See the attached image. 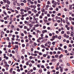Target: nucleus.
<instances>
[{
    "mask_svg": "<svg viewBox=\"0 0 74 74\" xmlns=\"http://www.w3.org/2000/svg\"><path fill=\"white\" fill-rule=\"evenodd\" d=\"M37 7H40V4H38L37 5Z\"/></svg>",
    "mask_w": 74,
    "mask_h": 74,
    "instance_id": "61",
    "label": "nucleus"
},
{
    "mask_svg": "<svg viewBox=\"0 0 74 74\" xmlns=\"http://www.w3.org/2000/svg\"><path fill=\"white\" fill-rule=\"evenodd\" d=\"M38 3H41V1L40 0H38Z\"/></svg>",
    "mask_w": 74,
    "mask_h": 74,
    "instance_id": "49",
    "label": "nucleus"
},
{
    "mask_svg": "<svg viewBox=\"0 0 74 74\" xmlns=\"http://www.w3.org/2000/svg\"><path fill=\"white\" fill-rule=\"evenodd\" d=\"M30 3L31 4H34V3H33V2L31 1Z\"/></svg>",
    "mask_w": 74,
    "mask_h": 74,
    "instance_id": "44",
    "label": "nucleus"
},
{
    "mask_svg": "<svg viewBox=\"0 0 74 74\" xmlns=\"http://www.w3.org/2000/svg\"><path fill=\"white\" fill-rule=\"evenodd\" d=\"M4 19L5 20H7V17H4Z\"/></svg>",
    "mask_w": 74,
    "mask_h": 74,
    "instance_id": "38",
    "label": "nucleus"
},
{
    "mask_svg": "<svg viewBox=\"0 0 74 74\" xmlns=\"http://www.w3.org/2000/svg\"><path fill=\"white\" fill-rule=\"evenodd\" d=\"M72 6H73V5H69V9L70 10H72L73 9V8H72Z\"/></svg>",
    "mask_w": 74,
    "mask_h": 74,
    "instance_id": "1",
    "label": "nucleus"
},
{
    "mask_svg": "<svg viewBox=\"0 0 74 74\" xmlns=\"http://www.w3.org/2000/svg\"><path fill=\"white\" fill-rule=\"evenodd\" d=\"M25 10H28V9H29V8H28V7H26L25 8Z\"/></svg>",
    "mask_w": 74,
    "mask_h": 74,
    "instance_id": "20",
    "label": "nucleus"
},
{
    "mask_svg": "<svg viewBox=\"0 0 74 74\" xmlns=\"http://www.w3.org/2000/svg\"><path fill=\"white\" fill-rule=\"evenodd\" d=\"M55 36H53L52 37V38L53 39V40H55Z\"/></svg>",
    "mask_w": 74,
    "mask_h": 74,
    "instance_id": "36",
    "label": "nucleus"
},
{
    "mask_svg": "<svg viewBox=\"0 0 74 74\" xmlns=\"http://www.w3.org/2000/svg\"><path fill=\"white\" fill-rule=\"evenodd\" d=\"M4 3H6L7 2V0H3Z\"/></svg>",
    "mask_w": 74,
    "mask_h": 74,
    "instance_id": "9",
    "label": "nucleus"
},
{
    "mask_svg": "<svg viewBox=\"0 0 74 74\" xmlns=\"http://www.w3.org/2000/svg\"><path fill=\"white\" fill-rule=\"evenodd\" d=\"M27 2L28 3H30V2H31V0H27Z\"/></svg>",
    "mask_w": 74,
    "mask_h": 74,
    "instance_id": "51",
    "label": "nucleus"
},
{
    "mask_svg": "<svg viewBox=\"0 0 74 74\" xmlns=\"http://www.w3.org/2000/svg\"><path fill=\"white\" fill-rule=\"evenodd\" d=\"M45 46L46 47H48V43H46V44H45Z\"/></svg>",
    "mask_w": 74,
    "mask_h": 74,
    "instance_id": "23",
    "label": "nucleus"
},
{
    "mask_svg": "<svg viewBox=\"0 0 74 74\" xmlns=\"http://www.w3.org/2000/svg\"><path fill=\"white\" fill-rule=\"evenodd\" d=\"M3 13L5 15H7V13L5 11H3Z\"/></svg>",
    "mask_w": 74,
    "mask_h": 74,
    "instance_id": "12",
    "label": "nucleus"
},
{
    "mask_svg": "<svg viewBox=\"0 0 74 74\" xmlns=\"http://www.w3.org/2000/svg\"><path fill=\"white\" fill-rule=\"evenodd\" d=\"M64 33V31H62L61 32V34H63Z\"/></svg>",
    "mask_w": 74,
    "mask_h": 74,
    "instance_id": "54",
    "label": "nucleus"
},
{
    "mask_svg": "<svg viewBox=\"0 0 74 74\" xmlns=\"http://www.w3.org/2000/svg\"><path fill=\"white\" fill-rule=\"evenodd\" d=\"M28 37H29V38L32 37V35H29L28 36Z\"/></svg>",
    "mask_w": 74,
    "mask_h": 74,
    "instance_id": "56",
    "label": "nucleus"
},
{
    "mask_svg": "<svg viewBox=\"0 0 74 74\" xmlns=\"http://www.w3.org/2000/svg\"><path fill=\"white\" fill-rule=\"evenodd\" d=\"M22 47H25V44H23L22 45Z\"/></svg>",
    "mask_w": 74,
    "mask_h": 74,
    "instance_id": "26",
    "label": "nucleus"
},
{
    "mask_svg": "<svg viewBox=\"0 0 74 74\" xmlns=\"http://www.w3.org/2000/svg\"><path fill=\"white\" fill-rule=\"evenodd\" d=\"M71 42L72 44H73V43L74 42V41H73V40H71Z\"/></svg>",
    "mask_w": 74,
    "mask_h": 74,
    "instance_id": "33",
    "label": "nucleus"
},
{
    "mask_svg": "<svg viewBox=\"0 0 74 74\" xmlns=\"http://www.w3.org/2000/svg\"><path fill=\"white\" fill-rule=\"evenodd\" d=\"M56 10L58 11L59 10V9L58 8H56Z\"/></svg>",
    "mask_w": 74,
    "mask_h": 74,
    "instance_id": "58",
    "label": "nucleus"
},
{
    "mask_svg": "<svg viewBox=\"0 0 74 74\" xmlns=\"http://www.w3.org/2000/svg\"><path fill=\"white\" fill-rule=\"evenodd\" d=\"M45 28H46V26H43V29H45Z\"/></svg>",
    "mask_w": 74,
    "mask_h": 74,
    "instance_id": "62",
    "label": "nucleus"
},
{
    "mask_svg": "<svg viewBox=\"0 0 74 74\" xmlns=\"http://www.w3.org/2000/svg\"><path fill=\"white\" fill-rule=\"evenodd\" d=\"M34 56H37V54H34Z\"/></svg>",
    "mask_w": 74,
    "mask_h": 74,
    "instance_id": "24",
    "label": "nucleus"
},
{
    "mask_svg": "<svg viewBox=\"0 0 74 74\" xmlns=\"http://www.w3.org/2000/svg\"><path fill=\"white\" fill-rule=\"evenodd\" d=\"M26 65H29V62H27L26 63Z\"/></svg>",
    "mask_w": 74,
    "mask_h": 74,
    "instance_id": "45",
    "label": "nucleus"
},
{
    "mask_svg": "<svg viewBox=\"0 0 74 74\" xmlns=\"http://www.w3.org/2000/svg\"><path fill=\"white\" fill-rule=\"evenodd\" d=\"M21 5L22 6H23L24 5V3H21Z\"/></svg>",
    "mask_w": 74,
    "mask_h": 74,
    "instance_id": "17",
    "label": "nucleus"
},
{
    "mask_svg": "<svg viewBox=\"0 0 74 74\" xmlns=\"http://www.w3.org/2000/svg\"><path fill=\"white\" fill-rule=\"evenodd\" d=\"M30 71H29L27 73V74H30Z\"/></svg>",
    "mask_w": 74,
    "mask_h": 74,
    "instance_id": "64",
    "label": "nucleus"
},
{
    "mask_svg": "<svg viewBox=\"0 0 74 74\" xmlns=\"http://www.w3.org/2000/svg\"><path fill=\"white\" fill-rule=\"evenodd\" d=\"M10 11H11L12 12H15V10H12V9H10Z\"/></svg>",
    "mask_w": 74,
    "mask_h": 74,
    "instance_id": "6",
    "label": "nucleus"
},
{
    "mask_svg": "<svg viewBox=\"0 0 74 74\" xmlns=\"http://www.w3.org/2000/svg\"><path fill=\"white\" fill-rule=\"evenodd\" d=\"M21 41L22 42H24V40L23 39H22L21 40Z\"/></svg>",
    "mask_w": 74,
    "mask_h": 74,
    "instance_id": "52",
    "label": "nucleus"
},
{
    "mask_svg": "<svg viewBox=\"0 0 74 74\" xmlns=\"http://www.w3.org/2000/svg\"><path fill=\"white\" fill-rule=\"evenodd\" d=\"M13 4L14 5H16V2L14 1L13 2Z\"/></svg>",
    "mask_w": 74,
    "mask_h": 74,
    "instance_id": "22",
    "label": "nucleus"
},
{
    "mask_svg": "<svg viewBox=\"0 0 74 74\" xmlns=\"http://www.w3.org/2000/svg\"><path fill=\"white\" fill-rule=\"evenodd\" d=\"M61 38H62V37L61 36H59L58 37V39H59V40H60Z\"/></svg>",
    "mask_w": 74,
    "mask_h": 74,
    "instance_id": "18",
    "label": "nucleus"
},
{
    "mask_svg": "<svg viewBox=\"0 0 74 74\" xmlns=\"http://www.w3.org/2000/svg\"><path fill=\"white\" fill-rule=\"evenodd\" d=\"M42 71V70H39L38 71V72H39V73H41Z\"/></svg>",
    "mask_w": 74,
    "mask_h": 74,
    "instance_id": "32",
    "label": "nucleus"
},
{
    "mask_svg": "<svg viewBox=\"0 0 74 74\" xmlns=\"http://www.w3.org/2000/svg\"><path fill=\"white\" fill-rule=\"evenodd\" d=\"M24 23H25V24H27V23H28V22L25 21Z\"/></svg>",
    "mask_w": 74,
    "mask_h": 74,
    "instance_id": "16",
    "label": "nucleus"
},
{
    "mask_svg": "<svg viewBox=\"0 0 74 74\" xmlns=\"http://www.w3.org/2000/svg\"><path fill=\"white\" fill-rule=\"evenodd\" d=\"M24 33H25V34H27V32H26V31H24Z\"/></svg>",
    "mask_w": 74,
    "mask_h": 74,
    "instance_id": "53",
    "label": "nucleus"
},
{
    "mask_svg": "<svg viewBox=\"0 0 74 74\" xmlns=\"http://www.w3.org/2000/svg\"><path fill=\"white\" fill-rule=\"evenodd\" d=\"M28 42L29 40H28V39H27L25 40V42Z\"/></svg>",
    "mask_w": 74,
    "mask_h": 74,
    "instance_id": "34",
    "label": "nucleus"
},
{
    "mask_svg": "<svg viewBox=\"0 0 74 74\" xmlns=\"http://www.w3.org/2000/svg\"><path fill=\"white\" fill-rule=\"evenodd\" d=\"M15 47L16 48H18V45H15Z\"/></svg>",
    "mask_w": 74,
    "mask_h": 74,
    "instance_id": "46",
    "label": "nucleus"
},
{
    "mask_svg": "<svg viewBox=\"0 0 74 74\" xmlns=\"http://www.w3.org/2000/svg\"><path fill=\"white\" fill-rule=\"evenodd\" d=\"M67 34H70V32L69 31H68L67 32Z\"/></svg>",
    "mask_w": 74,
    "mask_h": 74,
    "instance_id": "21",
    "label": "nucleus"
},
{
    "mask_svg": "<svg viewBox=\"0 0 74 74\" xmlns=\"http://www.w3.org/2000/svg\"><path fill=\"white\" fill-rule=\"evenodd\" d=\"M17 10H20V9H21V8H20V7H18L17 8Z\"/></svg>",
    "mask_w": 74,
    "mask_h": 74,
    "instance_id": "48",
    "label": "nucleus"
},
{
    "mask_svg": "<svg viewBox=\"0 0 74 74\" xmlns=\"http://www.w3.org/2000/svg\"><path fill=\"white\" fill-rule=\"evenodd\" d=\"M29 27H32V26H33V25L32 24H29Z\"/></svg>",
    "mask_w": 74,
    "mask_h": 74,
    "instance_id": "19",
    "label": "nucleus"
},
{
    "mask_svg": "<svg viewBox=\"0 0 74 74\" xmlns=\"http://www.w3.org/2000/svg\"><path fill=\"white\" fill-rule=\"evenodd\" d=\"M52 44H53V45H55V42H52Z\"/></svg>",
    "mask_w": 74,
    "mask_h": 74,
    "instance_id": "42",
    "label": "nucleus"
},
{
    "mask_svg": "<svg viewBox=\"0 0 74 74\" xmlns=\"http://www.w3.org/2000/svg\"><path fill=\"white\" fill-rule=\"evenodd\" d=\"M15 11H16V14L18 13V11H17L16 10H15Z\"/></svg>",
    "mask_w": 74,
    "mask_h": 74,
    "instance_id": "43",
    "label": "nucleus"
},
{
    "mask_svg": "<svg viewBox=\"0 0 74 74\" xmlns=\"http://www.w3.org/2000/svg\"><path fill=\"white\" fill-rule=\"evenodd\" d=\"M69 19V20H70V21H71V20H72V18L71 17H70Z\"/></svg>",
    "mask_w": 74,
    "mask_h": 74,
    "instance_id": "40",
    "label": "nucleus"
},
{
    "mask_svg": "<svg viewBox=\"0 0 74 74\" xmlns=\"http://www.w3.org/2000/svg\"><path fill=\"white\" fill-rule=\"evenodd\" d=\"M54 60V62H56V59H52L51 60V61H53Z\"/></svg>",
    "mask_w": 74,
    "mask_h": 74,
    "instance_id": "14",
    "label": "nucleus"
},
{
    "mask_svg": "<svg viewBox=\"0 0 74 74\" xmlns=\"http://www.w3.org/2000/svg\"><path fill=\"white\" fill-rule=\"evenodd\" d=\"M49 10H53V8H49Z\"/></svg>",
    "mask_w": 74,
    "mask_h": 74,
    "instance_id": "55",
    "label": "nucleus"
},
{
    "mask_svg": "<svg viewBox=\"0 0 74 74\" xmlns=\"http://www.w3.org/2000/svg\"><path fill=\"white\" fill-rule=\"evenodd\" d=\"M29 45V43H27V44L26 47H28Z\"/></svg>",
    "mask_w": 74,
    "mask_h": 74,
    "instance_id": "57",
    "label": "nucleus"
},
{
    "mask_svg": "<svg viewBox=\"0 0 74 74\" xmlns=\"http://www.w3.org/2000/svg\"><path fill=\"white\" fill-rule=\"evenodd\" d=\"M7 2L8 4H10V2L8 0H7Z\"/></svg>",
    "mask_w": 74,
    "mask_h": 74,
    "instance_id": "8",
    "label": "nucleus"
},
{
    "mask_svg": "<svg viewBox=\"0 0 74 74\" xmlns=\"http://www.w3.org/2000/svg\"><path fill=\"white\" fill-rule=\"evenodd\" d=\"M21 36H24V34H23V33H21Z\"/></svg>",
    "mask_w": 74,
    "mask_h": 74,
    "instance_id": "59",
    "label": "nucleus"
},
{
    "mask_svg": "<svg viewBox=\"0 0 74 74\" xmlns=\"http://www.w3.org/2000/svg\"><path fill=\"white\" fill-rule=\"evenodd\" d=\"M39 15V14L38 13L36 14V16H37V17Z\"/></svg>",
    "mask_w": 74,
    "mask_h": 74,
    "instance_id": "25",
    "label": "nucleus"
},
{
    "mask_svg": "<svg viewBox=\"0 0 74 74\" xmlns=\"http://www.w3.org/2000/svg\"><path fill=\"white\" fill-rule=\"evenodd\" d=\"M4 63L5 64V66H7V67H8V66H9V65H8V64H7V62L5 61Z\"/></svg>",
    "mask_w": 74,
    "mask_h": 74,
    "instance_id": "2",
    "label": "nucleus"
},
{
    "mask_svg": "<svg viewBox=\"0 0 74 74\" xmlns=\"http://www.w3.org/2000/svg\"><path fill=\"white\" fill-rule=\"evenodd\" d=\"M29 59H33V57H32V56H31L29 57Z\"/></svg>",
    "mask_w": 74,
    "mask_h": 74,
    "instance_id": "39",
    "label": "nucleus"
},
{
    "mask_svg": "<svg viewBox=\"0 0 74 74\" xmlns=\"http://www.w3.org/2000/svg\"><path fill=\"white\" fill-rule=\"evenodd\" d=\"M28 12L29 14H32V12H31V11H29Z\"/></svg>",
    "mask_w": 74,
    "mask_h": 74,
    "instance_id": "28",
    "label": "nucleus"
},
{
    "mask_svg": "<svg viewBox=\"0 0 74 74\" xmlns=\"http://www.w3.org/2000/svg\"><path fill=\"white\" fill-rule=\"evenodd\" d=\"M0 3L1 4H4V2L2 1H1Z\"/></svg>",
    "mask_w": 74,
    "mask_h": 74,
    "instance_id": "29",
    "label": "nucleus"
},
{
    "mask_svg": "<svg viewBox=\"0 0 74 74\" xmlns=\"http://www.w3.org/2000/svg\"><path fill=\"white\" fill-rule=\"evenodd\" d=\"M44 45H41V47L42 48H44Z\"/></svg>",
    "mask_w": 74,
    "mask_h": 74,
    "instance_id": "50",
    "label": "nucleus"
},
{
    "mask_svg": "<svg viewBox=\"0 0 74 74\" xmlns=\"http://www.w3.org/2000/svg\"><path fill=\"white\" fill-rule=\"evenodd\" d=\"M72 30H74V28L73 27H71Z\"/></svg>",
    "mask_w": 74,
    "mask_h": 74,
    "instance_id": "27",
    "label": "nucleus"
},
{
    "mask_svg": "<svg viewBox=\"0 0 74 74\" xmlns=\"http://www.w3.org/2000/svg\"><path fill=\"white\" fill-rule=\"evenodd\" d=\"M55 58H58L59 57V55H55Z\"/></svg>",
    "mask_w": 74,
    "mask_h": 74,
    "instance_id": "7",
    "label": "nucleus"
},
{
    "mask_svg": "<svg viewBox=\"0 0 74 74\" xmlns=\"http://www.w3.org/2000/svg\"><path fill=\"white\" fill-rule=\"evenodd\" d=\"M41 68H44V65H42L41 66Z\"/></svg>",
    "mask_w": 74,
    "mask_h": 74,
    "instance_id": "60",
    "label": "nucleus"
},
{
    "mask_svg": "<svg viewBox=\"0 0 74 74\" xmlns=\"http://www.w3.org/2000/svg\"><path fill=\"white\" fill-rule=\"evenodd\" d=\"M73 36H74V33L73 32H71V37H73Z\"/></svg>",
    "mask_w": 74,
    "mask_h": 74,
    "instance_id": "3",
    "label": "nucleus"
},
{
    "mask_svg": "<svg viewBox=\"0 0 74 74\" xmlns=\"http://www.w3.org/2000/svg\"><path fill=\"white\" fill-rule=\"evenodd\" d=\"M48 44L49 45H51V43L50 42H48Z\"/></svg>",
    "mask_w": 74,
    "mask_h": 74,
    "instance_id": "30",
    "label": "nucleus"
},
{
    "mask_svg": "<svg viewBox=\"0 0 74 74\" xmlns=\"http://www.w3.org/2000/svg\"><path fill=\"white\" fill-rule=\"evenodd\" d=\"M8 48H11V46L10 45H8Z\"/></svg>",
    "mask_w": 74,
    "mask_h": 74,
    "instance_id": "41",
    "label": "nucleus"
},
{
    "mask_svg": "<svg viewBox=\"0 0 74 74\" xmlns=\"http://www.w3.org/2000/svg\"><path fill=\"white\" fill-rule=\"evenodd\" d=\"M66 23L67 24V25H68L69 26V25H70V23L69 22H66Z\"/></svg>",
    "mask_w": 74,
    "mask_h": 74,
    "instance_id": "13",
    "label": "nucleus"
},
{
    "mask_svg": "<svg viewBox=\"0 0 74 74\" xmlns=\"http://www.w3.org/2000/svg\"><path fill=\"white\" fill-rule=\"evenodd\" d=\"M69 47H70V48H71L72 47V45L71 44H70L69 45Z\"/></svg>",
    "mask_w": 74,
    "mask_h": 74,
    "instance_id": "15",
    "label": "nucleus"
},
{
    "mask_svg": "<svg viewBox=\"0 0 74 74\" xmlns=\"http://www.w3.org/2000/svg\"><path fill=\"white\" fill-rule=\"evenodd\" d=\"M59 68H60V69H63V68L62 67L60 66H59Z\"/></svg>",
    "mask_w": 74,
    "mask_h": 74,
    "instance_id": "35",
    "label": "nucleus"
},
{
    "mask_svg": "<svg viewBox=\"0 0 74 74\" xmlns=\"http://www.w3.org/2000/svg\"><path fill=\"white\" fill-rule=\"evenodd\" d=\"M52 4H56V1L54 0H53L52 1Z\"/></svg>",
    "mask_w": 74,
    "mask_h": 74,
    "instance_id": "5",
    "label": "nucleus"
},
{
    "mask_svg": "<svg viewBox=\"0 0 74 74\" xmlns=\"http://www.w3.org/2000/svg\"><path fill=\"white\" fill-rule=\"evenodd\" d=\"M5 7H6L8 8V7H9V5H8L7 4L6 5Z\"/></svg>",
    "mask_w": 74,
    "mask_h": 74,
    "instance_id": "37",
    "label": "nucleus"
},
{
    "mask_svg": "<svg viewBox=\"0 0 74 74\" xmlns=\"http://www.w3.org/2000/svg\"><path fill=\"white\" fill-rule=\"evenodd\" d=\"M47 4H50V2L49 1H47Z\"/></svg>",
    "mask_w": 74,
    "mask_h": 74,
    "instance_id": "63",
    "label": "nucleus"
},
{
    "mask_svg": "<svg viewBox=\"0 0 74 74\" xmlns=\"http://www.w3.org/2000/svg\"><path fill=\"white\" fill-rule=\"evenodd\" d=\"M37 41L38 42H40V41L39 39L37 40Z\"/></svg>",
    "mask_w": 74,
    "mask_h": 74,
    "instance_id": "31",
    "label": "nucleus"
},
{
    "mask_svg": "<svg viewBox=\"0 0 74 74\" xmlns=\"http://www.w3.org/2000/svg\"><path fill=\"white\" fill-rule=\"evenodd\" d=\"M12 68L11 69H10V73H12Z\"/></svg>",
    "mask_w": 74,
    "mask_h": 74,
    "instance_id": "10",
    "label": "nucleus"
},
{
    "mask_svg": "<svg viewBox=\"0 0 74 74\" xmlns=\"http://www.w3.org/2000/svg\"><path fill=\"white\" fill-rule=\"evenodd\" d=\"M47 16H48V17H50V14H47Z\"/></svg>",
    "mask_w": 74,
    "mask_h": 74,
    "instance_id": "47",
    "label": "nucleus"
},
{
    "mask_svg": "<svg viewBox=\"0 0 74 74\" xmlns=\"http://www.w3.org/2000/svg\"><path fill=\"white\" fill-rule=\"evenodd\" d=\"M56 5H57L56 3L53 4L52 5V7H53L54 8H55V7H56Z\"/></svg>",
    "mask_w": 74,
    "mask_h": 74,
    "instance_id": "4",
    "label": "nucleus"
},
{
    "mask_svg": "<svg viewBox=\"0 0 74 74\" xmlns=\"http://www.w3.org/2000/svg\"><path fill=\"white\" fill-rule=\"evenodd\" d=\"M1 33V35H3V34H4V32H3V31H2Z\"/></svg>",
    "mask_w": 74,
    "mask_h": 74,
    "instance_id": "11",
    "label": "nucleus"
}]
</instances>
